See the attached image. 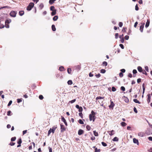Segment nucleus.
<instances>
[{"mask_svg": "<svg viewBox=\"0 0 152 152\" xmlns=\"http://www.w3.org/2000/svg\"><path fill=\"white\" fill-rule=\"evenodd\" d=\"M119 76L120 77H122L123 76V74L122 72H120L119 74Z\"/></svg>", "mask_w": 152, "mask_h": 152, "instance_id": "obj_49", "label": "nucleus"}, {"mask_svg": "<svg viewBox=\"0 0 152 152\" xmlns=\"http://www.w3.org/2000/svg\"><path fill=\"white\" fill-rule=\"evenodd\" d=\"M94 132V134L95 136H97L98 135V133L96 131H94L93 132Z\"/></svg>", "mask_w": 152, "mask_h": 152, "instance_id": "obj_29", "label": "nucleus"}, {"mask_svg": "<svg viewBox=\"0 0 152 152\" xmlns=\"http://www.w3.org/2000/svg\"><path fill=\"white\" fill-rule=\"evenodd\" d=\"M102 145L104 146L105 147L107 146V144L103 142H102Z\"/></svg>", "mask_w": 152, "mask_h": 152, "instance_id": "obj_37", "label": "nucleus"}, {"mask_svg": "<svg viewBox=\"0 0 152 152\" xmlns=\"http://www.w3.org/2000/svg\"><path fill=\"white\" fill-rule=\"evenodd\" d=\"M112 140L113 141H118V139L117 137H115Z\"/></svg>", "mask_w": 152, "mask_h": 152, "instance_id": "obj_20", "label": "nucleus"}, {"mask_svg": "<svg viewBox=\"0 0 152 152\" xmlns=\"http://www.w3.org/2000/svg\"><path fill=\"white\" fill-rule=\"evenodd\" d=\"M44 7V5L43 4L41 3L39 5V7L40 9H42L43 8V7Z\"/></svg>", "mask_w": 152, "mask_h": 152, "instance_id": "obj_42", "label": "nucleus"}, {"mask_svg": "<svg viewBox=\"0 0 152 152\" xmlns=\"http://www.w3.org/2000/svg\"><path fill=\"white\" fill-rule=\"evenodd\" d=\"M96 113L95 112L92 110L91 112V114L89 115V119L90 121L93 120V121H95V119Z\"/></svg>", "mask_w": 152, "mask_h": 152, "instance_id": "obj_1", "label": "nucleus"}, {"mask_svg": "<svg viewBox=\"0 0 152 152\" xmlns=\"http://www.w3.org/2000/svg\"><path fill=\"white\" fill-rule=\"evenodd\" d=\"M79 115L81 117V118H83V114L82 112L80 113H79Z\"/></svg>", "mask_w": 152, "mask_h": 152, "instance_id": "obj_51", "label": "nucleus"}, {"mask_svg": "<svg viewBox=\"0 0 152 152\" xmlns=\"http://www.w3.org/2000/svg\"><path fill=\"white\" fill-rule=\"evenodd\" d=\"M76 101V99H75L73 100L70 101L69 102L71 103V104H72L74 102Z\"/></svg>", "mask_w": 152, "mask_h": 152, "instance_id": "obj_44", "label": "nucleus"}, {"mask_svg": "<svg viewBox=\"0 0 152 152\" xmlns=\"http://www.w3.org/2000/svg\"><path fill=\"white\" fill-rule=\"evenodd\" d=\"M149 140L152 142V137H149L148 138Z\"/></svg>", "mask_w": 152, "mask_h": 152, "instance_id": "obj_62", "label": "nucleus"}, {"mask_svg": "<svg viewBox=\"0 0 152 152\" xmlns=\"http://www.w3.org/2000/svg\"><path fill=\"white\" fill-rule=\"evenodd\" d=\"M133 101L136 103H137L138 104H140L141 103L138 100H137V99H133Z\"/></svg>", "mask_w": 152, "mask_h": 152, "instance_id": "obj_23", "label": "nucleus"}, {"mask_svg": "<svg viewBox=\"0 0 152 152\" xmlns=\"http://www.w3.org/2000/svg\"><path fill=\"white\" fill-rule=\"evenodd\" d=\"M56 0H50L49 1V3L50 4H52L54 3V1Z\"/></svg>", "mask_w": 152, "mask_h": 152, "instance_id": "obj_27", "label": "nucleus"}, {"mask_svg": "<svg viewBox=\"0 0 152 152\" xmlns=\"http://www.w3.org/2000/svg\"><path fill=\"white\" fill-rule=\"evenodd\" d=\"M16 139V137H12L11 138V141H14Z\"/></svg>", "mask_w": 152, "mask_h": 152, "instance_id": "obj_34", "label": "nucleus"}, {"mask_svg": "<svg viewBox=\"0 0 152 152\" xmlns=\"http://www.w3.org/2000/svg\"><path fill=\"white\" fill-rule=\"evenodd\" d=\"M104 97H102V96H97V97H96V100H97L98 99H104Z\"/></svg>", "mask_w": 152, "mask_h": 152, "instance_id": "obj_18", "label": "nucleus"}, {"mask_svg": "<svg viewBox=\"0 0 152 152\" xmlns=\"http://www.w3.org/2000/svg\"><path fill=\"white\" fill-rule=\"evenodd\" d=\"M118 33H116L115 34V38L116 39H117L118 37Z\"/></svg>", "mask_w": 152, "mask_h": 152, "instance_id": "obj_59", "label": "nucleus"}, {"mask_svg": "<svg viewBox=\"0 0 152 152\" xmlns=\"http://www.w3.org/2000/svg\"><path fill=\"white\" fill-rule=\"evenodd\" d=\"M121 89L123 91H124L125 90V88L124 86H121Z\"/></svg>", "mask_w": 152, "mask_h": 152, "instance_id": "obj_39", "label": "nucleus"}, {"mask_svg": "<svg viewBox=\"0 0 152 152\" xmlns=\"http://www.w3.org/2000/svg\"><path fill=\"white\" fill-rule=\"evenodd\" d=\"M17 143L19 144H21V143H22V140H21V138H20L18 139V141L17 142Z\"/></svg>", "mask_w": 152, "mask_h": 152, "instance_id": "obj_31", "label": "nucleus"}, {"mask_svg": "<svg viewBox=\"0 0 152 152\" xmlns=\"http://www.w3.org/2000/svg\"><path fill=\"white\" fill-rule=\"evenodd\" d=\"M75 67L78 70H80L81 68L80 66V65L76 66H75Z\"/></svg>", "mask_w": 152, "mask_h": 152, "instance_id": "obj_24", "label": "nucleus"}, {"mask_svg": "<svg viewBox=\"0 0 152 152\" xmlns=\"http://www.w3.org/2000/svg\"><path fill=\"white\" fill-rule=\"evenodd\" d=\"M86 128L88 131L90 130L91 129L90 126L88 125L86 126Z\"/></svg>", "mask_w": 152, "mask_h": 152, "instance_id": "obj_32", "label": "nucleus"}, {"mask_svg": "<svg viewBox=\"0 0 152 152\" xmlns=\"http://www.w3.org/2000/svg\"><path fill=\"white\" fill-rule=\"evenodd\" d=\"M142 89H143V91H142V94H143L145 92V84L144 83H143L142 85Z\"/></svg>", "mask_w": 152, "mask_h": 152, "instance_id": "obj_19", "label": "nucleus"}, {"mask_svg": "<svg viewBox=\"0 0 152 152\" xmlns=\"http://www.w3.org/2000/svg\"><path fill=\"white\" fill-rule=\"evenodd\" d=\"M53 11L51 12V15L53 16L55 15L56 14V10H52Z\"/></svg>", "mask_w": 152, "mask_h": 152, "instance_id": "obj_28", "label": "nucleus"}, {"mask_svg": "<svg viewBox=\"0 0 152 152\" xmlns=\"http://www.w3.org/2000/svg\"><path fill=\"white\" fill-rule=\"evenodd\" d=\"M24 11L22 10L19 12V14L20 16H22L24 14Z\"/></svg>", "mask_w": 152, "mask_h": 152, "instance_id": "obj_17", "label": "nucleus"}, {"mask_svg": "<svg viewBox=\"0 0 152 152\" xmlns=\"http://www.w3.org/2000/svg\"><path fill=\"white\" fill-rule=\"evenodd\" d=\"M123 25V23L121 22H120L119 23V26L120 27H121Z\"/></svg>", "mask_w": 152, "mask_h": 152, "instance_id": "obj_56", "label": "nucleus"}, {"mask_svg": "<svg viewBox=\"0 0 152 152\" xmlns=\"http://www.w3.org/2000/svg\"><path fill=\"white\" fill-rule=\"evenodd\" d=\"M67 83L69 85H71L73 83V82L72 80H70L68 81Z\"/></svg>", "mask_w": 152, "mask_h": 152, "instance_id": "obj_26", "label": "nucleus"}, {"mask_svg": "<svg viewBox=\"0 0 152 152\" xmlns=\"http://www.w3.org/2000/svg\"><path fill=\"white\" fill-rule=\"evenodd\" d=\"M34 4L32 2L30 3L27 7L26 10H31L32 8L34 7Z\"/></svg>", "mask_w": 152, "mask_h": 152, "instance_id": "obj_4", "label": "nucleus"}, {"mask_svg": "<svg viewBox=\"0 0 152 152\" xmlns=\"http://www.w3.org/2000/svg\"><path fill=\"white\" fill-rule=\"evenodd\" d=\"M95 76L97 77V78H99L101 76V75L99 73L98 74H96L95 75Z\"/></svg>", "mask_w": 152, "mask_h": 152, "instance_id": "obj_46", "label": "nucleus"}, {"mask_svg": "<svg viewBox=\"0 0 152 152\" xmlns=\"http://www.w3.org/2000/svg\"><path fill=\"white\" fill-rule=\"evenodd\" d=\"M95 152H100V149H99L98 150L97 148H95Z\"/></svg>", "mask_w": 152, "mask_h": 152, "instance_id": "obj_45", "label": "nucleus"}, {"mask_svg": "<svg viewBox=\"0 0 152 152\" xmlns=\"http://www.w3.org/2000/svg\"><path fill=\"white\" fill-rule=\"evenodd\" d=\"M138 23L137 22V21L135 22V23H134V27L135 28L136 27Z\"/></svg>", "mask_w": 152, "mask_h": 152, "instance_id": "obj_55", "label": "nucleus"}, {"mask_svg": "<svg viewBox=\"0 0 152 152\" xmlns=\"http://www.w3.org/2000/svg\"><path fill=\"white\" fill-rule=\"evenodd\" d=\"M12 100H10L9 101L8 104V105L7 106H10V105H11V104H12Z\"/></svg>", "mask_w": 152, "mask_h": 152, "instance_id": "obj_54", "label": "nucleus"}, {"mask_svg": "<svg viewBox=\"0 0 152 152\" xmlns=\"http://www.w3.org/2000/svg\"><path fill=\"white\" fill-rule=\"evenodd\" d=\"M129 36L128 35H126L125 37V39H126V40H128V39H129Z\"/></svg>", "mask_w": 152, "mask_h": 152, "instance_id": "obj_57", "label": "nucleus"}, {"mask_svg": "<svg viewBox=\"0 0 152 152\" xmlns=\"http://www.w3.org/2000/svg\"><path fill=\"white\" fill-rule=\"evenodd\" d=\"M126 28H124L123 27V29L122 30V31H123V32H126Z\"/></svg>", "mask_w": 152, "mask_h": 152, "instance_id": "obj_36", "label": "nucleus"}, {"mask_svg": "<svg viewBox=\"0 0 152 152\" xmlns=\"http://www.w3.org/2000/svg\"><path fill=\"white\" fill-rule=\"evenodd\" d=\"M17 102L18 103H19L22 101V99H17Z\"/></svg>", "mask_w": 152, "mask_h": 152, "instance_id": "obj_38", "label": "nucleus"}, {"mask_svg": "<svg viewBox=\"0 0 152 152\" xmlns=\"http://www.w3.org/2000/svg\"><path fill=\"white\" fill-rule=\"evenodd\" d=\"M61 126V132H63L66 131V128L64 127V126L62 124L60 125Z\"/></svg>", "mask_w": 152, "mask_h": 152, "instance_id": "obj_5", "label": "nucleus"}, {"mask_svg": "<svg viewBox=\"0 0 152 152\" xmlns=\"http://www.w3.org/2000/svg\"><path fill=\"white\" fill-rule=\"evenodd\" d=\"M108 132L110 136L113 135L114 134V131L113 130H112L111 131H109Z\"/></svg>", "mask_w": 152, "mask_h": 152, "instance_id": "obj_13", "label": "nucleus"}, {"mask_svg": "<svg viewBox=\"0 0 152 152\" xmlns=\"http://www.w3.org/2000/svg\"><path fill=\"white\" fill-rule=\"evenodd\" d=\"M105 72L106 70L104 69H102L100 70V72L102 73H104Z\"/></svg>", "mask_w": 152, "mask_h": 152, "instance_id": "obj_33", "label": "nucleus"}, {"mask_svg": "<svg viewBox=\"0 0 152 152\" xmlns=\"http://www.w3.org/2000/svg\"><path fill=\"white\" fill-rule=\"evenodd\" d=\"M59 70L61 71H65V69L64 67L63 66H61L59 67Z\"/></svg>", "mask_w": 152, "mask_h": 152, "instance_id": "obj_15", "label": "nucleus"}, {"mask_svg": "<svg viewBox=\"0 0 152 152\" xmlns=\"http://www.w3.org/2000/svg\"><path fill=\"white\" fill-rule=\"evenodd\" d=\"M121 124L123 126H125L127 125L124 122H122L121 123Z\"/></svg>", "mask_w": 152, "mask_h": 152, "instance_id": "obj_22", "label": "nucleus"}, {"mask_svg": "<svg viewBox=\"0 0 152 152\" xmlns=\"http://www.w3.org/2000/svg\"><path fill=\"white\" fill-rule=\"evenodd\" d=\"M141 79L140 78L138 79L137 80V83H139L140 82H141Z\"/></svg>", "mask_w": 152, "mask_h": 152, "instance_id": "obj_61", "label": "nucleus"}, {"mask_svg": "<svg viewBox=\"0 0 152 152\" xmlns=\"http://www.w3.org/2000/svg\"><path fill=\"white\" fill-rule=\"evenodd\" d=\"M5 9V8H6V9H9V7H7V6H4V7H2L1 8H0V10H1V9Z\"/></svg>", "mask_w": 152, "mask_h": 152, "instance_id": "obj_35", "label": "nucleus"}, {"mask_svg": "<svg viewBox=\"0 0 152 152\" xmlns=\"http://www.w3.org/2000/svg\"><path fill=\"white\" fill-rule=\"evenodd\" d=\"M145 70L147 71L148 72V68L147 66H146L145 67Z\"/></svg>", "mask_w": 152, "mask_h": 152, "instance_id": "obj_64", "label": "nucleus"}, {"mask_svg": "<svg viewBox=\"0 0 152 152\" xmlns=\"http://www.w3.org/2000/svg\"><path fill=\"white\" fill-rule=\"evenodd\" d=\"M114 106V104L113 102L111 101V104L110 105L109 107L110 108H112Z\"/></svg>", "mask_w": 152, "mask_h": 152, "instance_id": "obj_16", "label": "nucleus"}, {"mask_svg": "<svg viewBox=\"0 0 152 152\" xmlns=\"http://www.w3.org/2000/svg\"><path fill=\"white\" fill-rule=\"evenodd\" d=\"M150 21L149 20H147V22L146 23L145 25V27L146 28H148V26H149V24H150Z\"/></svg>", "mask_w": 152, "mask_h": 152, "instance_id": "obj_10", "label": "nucleus"}, {"mask_svg": "<svg viewBox=\"0 0 152 152\" xmlns=\"http://www.w3.org/2000/svg\"><path fill=\"white\" fill-rule=\"evenodd\" d=\"M11 112L10 110L8 111V112H7V115L8 116L11 115Z\"/></svg>", "mask_w": 152, "mask_h": 152, "instance_id": "obj_43", "label": "nucleus"}, {"mask_svg": "<svg viewBox=\"0 0 152 152\" xmlns=\"http://www.w3.org/2000/svg\"><path fill=\"white\" fill-rule=\"evenodd\" d=\"M78 122L80 124H84L83 122L82 121V120L81 119H80Z\"/></svg>", "mask_w": 152, "mask_h": 152, "instance_id": "obj_40", "label": "nucleus"}, {"mask_svg": "<svg viewBox=\"0 0 152 152\" xmlns=\"http://www.w3.org/2000/svg\"><path fill=\"white\" fill-rule=\"evenodd\" d=\"M57 128V127L56 126H54L52 127V128H50L49 130L48 131V136H49L50 134L51 133L50 131H52V132L53 134L56 129Z\"/></svg>", "mask_w": 152, "mask_h": 152, "instance_id": "obj_2", "label": "nucleus"}, {"mask_svg": "<svg viewBox=\"0 0 152 152\" xmlns=\"http://www.w3.org/2000/svg\"><path fill=\"white\" fill-rule=\"evenodd\" d=\"M61 119L62 121H63L64 123L65 124L66 126H67V124L66 121V120L63 117L61 116Z\"/></svg>", "mask_w": 152, "mask_h": 152, "instance_id": "obj_8", "label": "nucleus"}, {"mask_svg": "<svg viewBox=\"0 0 152 152\" xmlns=\"http://www.w3.org/2000/svg\"><path fill=\"white\" fill-rule=\"evenodd\" d=\"M67 72L69 74L71 73L72 70L71 68H68L67 70Z\"/></svg>", "mask_w": 152, "mask_h": 152, "instance_id": "obj_25", "label": "nucleus"}, {"mask_svg": "<svg viewBox=\"0 0 152 152\" xmlns=\"http://www.w3.org/2000/svg\"><path fill=\"white\" fill-rule=\"evenodd\" d=\"M89 75L90 77H92L94 76L93 74L91 72H90Z\"/></svg>", "mask_w": 152, "mask_h": 152, "instance_id": "obj_63", "label": "nucleus"}, {"mask_svg": "<svg viewBox=\"0 0 152 152\" xmlns=\"http://www.w3.org/2000/svg\"><path fill=\"white\" fill-rule=\"evenodd\" d=\"M133 73L134 74H135L137 73V71L136 69H134L133 70Z\"/></svg>", "mask_w": 152, "mask_h": 152, "instance_id": "obj_53", "label": "nucleus"}, {"mask_svg": "<svg viewBox=\"0 0 152 152\" xmlns=\"http://www.w3.org/2000/svg\"><path fill=\"white\" fill-rule=\"evenodd\" d=\"M137 69L138 71L140 72H142L143 70L141 67L140 66H138L137 67Z\"/></svg>", "mask_w": 152, "mask_h": 152, "instance_id": "obj_11", "label": "nucleus"}, {"mask_svg": "<svg viewBox=\"0 0 152 152\" xmlns=\"http://www.w3.org/2000/svg\"><path fill=\"white\" fill-rule=\"evenodd\" d=\"M133 141L134 143H136L137 145H138L139 143L137 140L135 138H134L133 139Z\"/></svg>", "mask_w": 152, "mask_h": 152, "instance_id": "obj_14", "label": "nucleus"}, {"mask_svg": "<svg viewBox=\"0 0 152 152\" xmlns=\"http://www.w3.org/2000/svg\"><path fill=\"white\" fill-rule=\"evenodd\" d=\"M119 46L122 49H124V46L122 44H120Z\"/></svg>", "mask_w": 152, "mask_h": 152, "instance_id": "obj_60", "label": "nucleus"}, {"mask_svg": "<svg viewBox=\"0 0 152 152\" xmlns=\"http://www.w3.org/2000/svg\"><path fill=\"white\" fill-rule=\"evenodd\" d=\"M58 18V16H55L53 18V20L54 21H56L57 20Z\"/></svg>", "mask_w": 152, "mask_h": 152, "instance_id": "obj_30", "label": "nucleus"}, {"mask_svg": "<svg viewBox=\"0 0 152 152\" xmlns=\"http://www.w3.org/2000/svg\"><path fill=\"white\" fill-rule=\"evenodd\" d=\"M112 90L113 91H116V88L114 87H112Z\"/></svg>", "mask_w": 152, "mask_h": 152, "instance_id": "obj_50", "label": "nucleus"}, {"mask_svg": "<svg viewBox=\"0 0 152 152\" xmlns=\"http://www.w3.org/2000/svg\"><path fill=\"white\" fill-rule=\"evenodd\" d=\"M151 96L150 94H148V95L147 102L148 103H149L151 101Z\"/></svg>", "mask_w": 152, "mask_h": 152, "instance_id": "obj_9", "label": "nucleus"}, {"mask_svg": "<svg viewBox=\"0 0 152 152\" xmlns=\"http://www.w3.org/2000/svg\"><path fill=\"white\" fill-rule=\"evenodd\" d=\"M83 110V108L81 107H80V108L79 109V111L80 112H81Z\"/></svg>", "mask_w": 152, "mask_h": 152, "instance_id": "obj_47", "label": "nucleus"}, {"mask_svg": "<svg viewBox=\"0 0 152 152\" xmlns=\"http://www.w3.org/2000/svg\"><path fill=\"white\" fill-rule=\"evenodd\" d=\"M142 72L143 74H145L146 75H147V73L144 70H143L142 71Z\"/></svg>", "mask_w": 152, "mask_h": 152, "instance_id": "obj_52", "label": "nucleus"}, {"mask_svg": "<svg viewBox=\"0 0 152 152\" xmlns=\"http://www.w3.org/2000/svg\"><path fill=\"white\" fill-rule=\"evenodd\" d=\"M17 14V12L15 11L12 10L10 13V15L11 16L15 17Z\"/></svg>", "mask_w": 152, "mask_h": 152, "instance_id": "obj_3", "label": "nucleus"}, {"mask_svg": "<svg viewBox=\"0 0 152 152\" xmlns=\"http://www.w3.org/2000/svg\"><path fill=\"white\" fill-rule=\"evenodd\" d=\"M142 25L140 26V30L141 32L143 31V29L144 27L145 23H141Z\"/></svg>", "mask_w": 152, "mask_h": 152, "instance_id": "obj_7", "label": "nucleus"}, {"mask_svg": "<svg viewBox=\"0 0 152 152\" xmlns=\"http://www.w3.org/2000/svg\"><path fill=\"white\" fill-rule=\"evenodd\" d=\"M102 65H104L105 66H106L107 65V62L104 61L102 63Z\"/></svg>", "mask_w": 152, "mask_h": 152, "instance_id": "obj_41", "label": "nucleus"}, {"mask_svg": "<svg viewBox=\"0 0 152 152\" xmlns=\"http://www.w3.org/2000/svg\"><path fill=\"white\" fill-rule=\"evenodd\" d=\"M43 98V96L42 95H40L39 96V98L41 100H42Z\"/></svg>", "mask_w": 152, "mask_h": 152, "instance_id": "obj_48", "label": "nucleus"}, {"mask_svg": "<svg viewBox=\"0 0 152 152\" xmlns=\"http://www.w3.org/2000/svg\"><path fill=\"white\" fill-rule=\"evenodd\" d=\"M11 22V20H7L5 21V23L6 24V27L7 28H8L9 27V26L8 24H9Z\"/></svg>", "mask_w": 152, "mask_h": 152, "instance_id": "obj_6", "label": "nucleus"}, {"mask_svg": "<svg viewBox=\"0 0 152 152\" xmlns=\"http://www.w3.org/2000/svg\"><path fill=\"white\" fill-rule=\"evenodd\" d=\"M52 29L53 31H55L56 30V28L55 26L54 25H52Z\"/></svg>", "mask_w": 152, "mask_h": 152, "instance_id": "obj_21", "label": "nucleus"}, {"mask_svg": "<svg viewBox=\"0 0 152 152\" xmlns=\"http://www.w3.org/2000/svg\"><path fill=\"white\" fill-rule=\"evenodd\" d=\"M83 133H84V131L81 129H79L78 131V134L79 135H80L82 134H83Z\"/></svg>", "mask_w": 152, "mask_h": 152, "instance_id": "obj_12", "label": "nucleus"}, {"mask_svg": "<svg viewBox=\"0 0 152 152\" xmlns=\"http://www.w3.org/2000/svg\"><path fill=\"white\" fill-rule=\"evenodd\" d=\"M15 144V143L13 142H11L10 144L9 145H10L11 146H13Z\"/></svg>", "mask_w": 152, "mask_h": 152, "instance_id": "obj_58", "label": "nucleus"}]
</instances>
